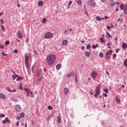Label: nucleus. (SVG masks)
<instances>
[{
  "mask_svg": "<svg viewBox=\"0 0 127 127\" xmlns=\"http://www.w3.org/2000/svg\"><path fill=\"white\" fill-rule=\"evenodd\" d=\"M7 90L8 92H10V93H11V90H10V88H7Z\"/></svg>",
  "mask_w": 127,
  "mask_h": 127,
  "instance_id": "603ef678",
  "label": "nucleus"
},
{
  "mask_svg": "<svg viewBox=\"0 0 127 127\" xmlns=\"http://www.w3.org/2000/svg\"><path fill=\"white\" fill-rule=\"evenodd\" d=\"M6 123L10 124V121H9L7 118H5V120L2 121V124H6Z\"/></svg>",
  "mask_w": 127,
  "mask_h": 127,
  "instance_id": "1a4fd4ad",
  "label": "nucleus"
},
{
  "mask_svg": "<svg viewBox=\"0 0 127 127\" xmlns=\"http://www.w3.org/2000/svg\"><path fill=\"white\" fill-rule=\"evenodd\" d=\"M8 44H9V41H6L5 42V45H8Z\"/></svg>",
  "mask_w": 127,
  "mask_h": 127,
  "instance_id": "58836bf2",
  "label": "nucleus"
},
{
  "mask_svg": "<svg viewBox=\"0 0 127 127\" xmlns=\"http://www.w3.org/2000/svg\"><path fill=\"white\" fill-rule=\"evenodd\" d=\"M121 10H124V13L127 14V5L125 4L124 3H122L121 4L119 5Z\"/></svg>",
  "mask_w": 127,
  "mask_h": 127,
  "instance_id": "f03ea898",
  "label": "nucleus"
},
{
  "mask_svg": "<svg viewBox=\"0 0 127 127\" xmlns=\"http://www.w3.org/2000/svg\"><path fill=\"white\" fill-rule=\"evenodd\" d=\"M38 4L39 6H42V5H43V1H42V0H39L38 2Z\"/></svg>",
  "mask_w": 127,
  "mask_h": 127,
  "instance_id": "4468645a",
  "label": "nucleus"
},
{
  "mask_svg": "<svg viewBox=\"0 0 127 127\" xmlns=\"http://www.w3.org/2000/svg\"><path fill=\"white\" fill-rule=\"evenodd\" d=\"M106 74H107L108 75V76L110 75V73L107 70L106 71Z\"/></svg>",
  "mask_w": 127,
  "mask_h": 127,
  "instance_id": "338daca9",
  "label": "nucleus"
},
{
  "mask_svg": "<svg viewBox=\"0 0 127 127\" xmlns=\"http://www.w3.org/2000/svg\"><path fill=\"white\" fill-rule=\"evenodd\" d=\"M107 35H108V36H109L110 37V38H112V35H111L109 32H107Z\"/></svg>",
  "mask_w": 127,
  "mask_h": 127,
  "instance_id": "de8ad7c7",
  "label": "nucleus"
},
{
  "mask_svg": "<svg viewBox=\"0 0 127 127\" xmlns=\"http://www.w3.org/2000/svg\"><path fill=\"white\" fill-rule=\"evenodd\" d=\"M24 116H25L24 113H21V114H20V117L21 118H24Z\"/></svg>",
  "mask_w": 127,
  "mask_h": 127,
  "instance_id": "7c9ffc66",
  "label": "nucleus"
},
{
  "mask_svg": "<svg viewBox=\"0 0 127 127\" xmlns=\"http://www.w3.org/2000/svg\"><path fill=\"white\" fill-rule=\"evenodd\" d=\"M107 29H108L109 30H110V29H111V27L109 26H107Z\"/></svg>",
  "mask_w": 127,
  "mask_h": 127,
  "instance_id": "5fc2aeb1",
  "label": "nucleus"
},
{
  "mask_svg": "<svg viewBox=\"0 0 127 127\" xmlns=\"http://www.w3.org/2000/svg\"><path fill=\"white\" fill-rule=\"evenodd\" d=\"M89 92L92 96L94 95V93L92 92V91L90 90Z\"/></svg>",
  "mask_w": 127,
  "mask_h": 127,
  "instance_id": "680f3d73",
  "label": "nucleus"
},
{
  "mask_svg": "<svg viewBox=\"0 0 127 127\" xmlns=\"http://www.w3.org/2000/svg\"><path fill=\"white\" fill-rule=\"evenodd\" d=\"M14 53H17V49H15L14 50Z\"/></svg>",
  "mask_w": 127,
  "mask_h": 127,
  "instance_id": "052dcab7",
  "label": "nucleus"
},
{
  "mask_svg": "<svg viewBox=\"0 0 127 127\" xmlns=\"http://www.w3.org/2000/svg\"><path fill=\"white\" fill-rule=\"evenodd\" d=\"M25 91H26V92H27V97H29V94H30L31 92L30 90L27 89V88H25Z\"/></svg>",
  "mask_w": 127,
  "mask_h": 127,
  "instance_id": "f8f14e48",
  "label": "nucleus"
},
{
  "mask_svg": "<svg viewBox=\"0 0 127 127\" xmlns=\"http://www.w3.org/2000/svg\"><path fill=\"white\" fill-rule=\"evenodd\" d=\"M25 127H27V123L25 124Z\"/></svg>",
  "mask_w": 127,
  "mask_h": 127,
  "instance_id": "774afa93",
  "label": "nucleus"
},
{
  "mask_svg": "<svg viewBox=\"0 0 127 127\" xmlns=\"http://www.w3.org/2000/svg\"><path fill=\"white\" fill-rule=\"evenodd\" d=\"M87 3L88 4H89V5L93 6V7H94V6H96V2H95L94 1L89 0L87 2Z\"/></svg>",
  "mask_w": 127,
  "mask_h": 127,
  "instance_id": "0eeeda50",
  "label": "nucleus"
},
{
  "mask_svg": "<svg viewBox=\"0 0 127 127\" xmlns=\"http://www.w3.org/2000/svg\"><path fill=\"white\" fill-rule=\"evenodd\" d=\"M76 3L79 4V5H82V0H76Z\"/></svg>",
  "mask_w": 127,
  "mask_h": 127,
  "instance_id": "aec40b11",
  "label": "nucleus"
},
{
  "mask_svg": "<svg viewBox=\"0 0 127 127\" xmlns=\"http://www.w3.org/2000/svg\"><path fill=\"white\" fill-rule=\"evenodd\" d=\"M104 91L105 93H109V90L108 89H105Z\"/></svg>",
  "mask_w": 127,
  "mask_h": 127,
  "instance_id": "37998d69",
  "label": "nucleus"
},
{
  "mask_svg": "<svg viewBox=\"0 0 127 127\" xmlns=\"http://www.w3.org/2000/svg\"><path fill=\"white\" fill-rule=\"evenodd\" d=\"M116 57H117V54H114L113 55V58H116Z\"/></svg>",
  "mask_w": 127,
  "mask_h": 127,
  "instance_id": "49530a36",
  "label": "nucleus"
},
{
  "mask_svg": "<svg viewBox=\"0 0 127 127\" xmlns=\"http://www.w3.org/2000/svg\"><path fill=\"white\" fill-rule=\"evenodd\" d=\"M0 98H1V99H4V100H5L6 99L5 96L2 93L0 94Z\"/></svg>",
  "mask_w": 127,
  "mask_h": 127,
  "instance_id": "412c9836",
  "label": "nucleus"
},
{
  "mask_svg": "<svg viewBox=\"0 0 127 127\" xmlns=\"http://www.w3.org/2000/svg\"><path fill=\"white\" fill-rule=\"evenodd\" d=\"M68 93H69V89L67 88H65L64 89V94L65 96H67V95H68Z\"/></svg>",
  "mask_w": 127,
  "mask_h": 127,
  "instance_id": "9d476101",
  "label": "nucleus"
},
{
  "mask_svg": "<svg viewBox=\"0 0 127 127\" xmlns=\"http://www.w3.org/2000/svg\"><path fill=\"white\" fill-rule=\"evenodd\" d=\"M73 75H74V72L72 71L70 72L68 75H67L66 77H67V78H70V77H71V76H73Z\"/></svg>",
  "mask_w": 127,
  "mask_h": 127,
  "instance_id": "f3484780",
  "label": "nucleus"
},
{
  "mask_svg": "<svg viewBox=\"0 0 127 127\" xmlns=\"http://www.w3.org/2000/svg\"><path fill=\"white\" fill-rule=\"evenodd\" d=\"M17 36L19 38V39H22V38H23V36L22 35V33H21L19 31H18L17 33Z\"/></svg>",
  "mask_w": 127,
  "mask_h": 127,
  "instance_id": "6e6552de",
  "label": "nucleus"
},
{
  "mask_svg": "<svg viewBox=\"0 0 127 127\" xmlns=\"http://www.w3.org/2000/svg\"><path fill=\"white\" fill-rule=\"evenodd\" d=\"M43 80V78H40L39 79V82H42V80Z\"/></svg>",
  "mask_w": 127,
  "mask_h": 127,
  "instance_id": "3c124183",
  "label": "nucleus"
},
{
  "mask_svg": "<svg viewBox=\"0 0 127 127\" xmlns=\"http://www.w3.org/2000/svg\"><path fill=\"white\" fill-rule=\"evenodd\" d=\"M58 124H61V118L60 117H58Z\"/></svg>",
  "mask_w": 127,
  "mask_h": 127,
  "instance_id": "cd10ccee",
  "label": "nucleus"
},
{
  "mask_svg": "<svg viewBox=\"0 0 127 127\" xmlns=\"http://www.w3.org/2000/svg\"><path fill=\"white\" fill-rule=\"evenodd\" d=\"M40 74H41V70H40L39 71H38L36 73V76L37 77H39V76H40Z\"/></svg>",
  "mask_w": 127,
  "mask_h": 127,
  "instance_id": "a878e982",
  "label": "nucleus"
},
{
  "mask_svg": "<svg viewBox=\"0 0 127 127\" xmlns=\"http://www.w3.org/2000/svg\"><path fill=\"white\" fill-rule=\"evenodd\" d=\"M115 4H116V3H111L110 5H111V6H114V5H115Z\"/></svg>",
  "mask_w": 127,
  "mask_h": 127,
  "instance_id": "a18cd8bd",
  "label": "nucleus"
},
{
  "mask_svg": "<svg viewBox=\"0 0 127 127\" xmlns=\"http://www.w3.org/2000/svg\"><path fill=\"white\" fill-rule=\"evenodd\" d=\"M124 65L127 68V59L124 61Z\"/></svg>",
  "mask_w": 127,
  "mask_h": 127,
  "instance_id": "393cba45",
  "label": "nucleus"
},
{
  "mask_svg": "<svg viewBox=\"0 0 127 127\" xmlns=\"http://www.w3.org/2000/svg\"><path fill=\"white\" fill-rule=\"evenodd\" d=\"M16 120H20V117L19 116L17 117Z\"/></svg>",
  "mask_w": 127,
  "mask_h": 127,
  "instance_id": "6e6d98bb",
  "label": "nucleus"
},
{
  "mask_svg": "<svg viewBox=\"0 0 127 127\" xmlns=\"http://www.w3.org/2000/svg\"><path fill=\"white\" fill-rule=\"evenodd\" d=\"M51 115H49L48 116V117L47 118V121H49L51 119Z\"/></svg>",
  "mask_w": 127,
  "mask_h": 127,
  "instance_id": "f704fd0d",
  "label": "nucleus"
},
{
  "mask_svg": "<svg viewBox=\"0 0 127 127\" xmlns=\"http://www.w3.org/2000/svg\"><path fill=\"white\" fill-rule=\"evenodd\" d=\"M21 80H23V77H21L20 76L17 75L16 81H21Z\"/></svg>",
  "mask_w": 127,
  "mask_h": 127,
  "instance_id": "dca6fc26",
  "label": "nucleus"
},
{
  "mask_svg": "<svg viewBox=\"0 0 127 127\" xmlns=\"http://www.w3.org/2000/svg\"><path fill=\"white\" fill-rule=\"evenodd\" d=\"M30 95L32 98H33V97H34V94H33V92H32V91H31Z\"/></svg>",
  "mask_w": 127,
  "mask_h": 127,
  "instance_id": "79ce46f5",
  "label": "nucleus"
},
{
  "mask_svg": "<svg viewBox=\"0 0 127 127\" xmlns=\"http://www.w3.org/2000/svg\"><path fill=\"white\" fill-rule=\"evenodd\" d=\"M61 68V64H59L56 66V69H57V70H59V69H60Z\"/></svg>",
  "mask_w": 127,
  "mask_h": 127,
  "instance_id": "4be33fe9",
  "label": "nucleus"
},
{
  "mask_svg": "<svg viewBox=\"0 0 127 127\" xmlns=\"http://www.w3.org/2000/svg\"><path fill=\"white\" fill-rule=\"evenodd\" d=\"M90 47H91V46H90V45H88L87 46V49H88L89 48H90Z\"/></svg>",
  "mask_w": 127,
  "mask_h": 127,
  "instance_id": "bf43d9fd",
  "label": "nucleus"
},
{
  "mask_svg": "<svg viewBox=\"0 0 127 127\" xmlns=\"http://www.w3.org/2000/svg\"><path fill=\"white\" fill-rule=\"evenodd\" d=\"M75 81L76 83L78 82V76L77 75L75 76Z\"/></svg>",
  "mask_w": 127,
  "mask_h": 127,
  "instance_id": "c9c22d12",
  "label": "nucleus"
},
{
  "mask_svg": "<svg viewBox=\"0 0 127 127\" xmlns=\"http://www.w3.org/2000/svg\"><path fill=\"white\" fill-rule=\"evenodd\" d=\"M1 54L2 56H6V54H4V51H3Z\"/></svg>",
  "mask_w": 127,
  "mask_h": 127,
  "instance_id": "4c0bfd02",
  "label": "nucleus"
},
{
  "mask_svg": "<svg viewBox=\"0 0 127 127\" xmlns=\"http://www.w3.org/2000/svg\"><path fill=\"white\" fill-rule=\"evenodd\" d=\"M0 21H1V24H3V20L2 19H1Z\"/></svg>",
  "mask_w": 127,
  "mask_h": 127,
  "instance_id": "4d7b16f0",
  "label": "nucleus"
},
{
  "mask_svg": "<svg viewBox=\"0 0 127 127\" xmlns=\"http://www.w3.org/2000/svg\"><path fill=\"white\" fill-rule=\"evenodd\" d=\"M122 48L123 49H127V45L126 43H123L122 44Z\"/></svg>",
  "mask_w": 127,
  "mask_h": 127,
  "instance_id": "ddd939ff",
  "label": "nucleus"
},
{
  "mask_svg": "<svg viewBox=\"0 0 127 127\" xmlns=\"http://www.w3.org/2000/svg\"><path fill=\"white\" fill-rule=\"evenodd\" d=\"M16 112H19L21 110V107L19 105H16L15 107Z\"/></svg>",
  "mask_w": 127,
  "mask_h": 127,
  "instance_id": "9b49d317",
  "label": "nucleus"
},
{
  "mask_svg": "<svg viewBox=\"0 0 127 127\" xmlns=\"http://www.w3.org/2000/svg\"><path fill=\"white\" fill-rule=\"evenodd\" d=\"M1 29H2V31L3 32H5V30H4V27H3V26H2V25H1Z\"/></svg>",
  "mask_w": 127,
  "mask_h": 127,
  "instance_id": "473e14b6",
  "label": "nucleus"
},
{
  "mask_svg": "<svg viewBox=\"0 0 127 127\" xmlns=\"http://www.w3.org/2000/svg\"><path fill=\"white\" fill-rule=\"evenodd\" d=\"M0 48H1V49H3V48H4V46L0 44Z\"/></svg>",
  "mask_w": 127,
  "mask_h": 127,
  "instance_id": "a19ab883",
  "label": "nucleus"
},
{
  "mask_svg": "<svg viewBox=\"0 0 127 127\" xmlns=\"http://www.w3.org/2000/svg\"><path fill=\"white\" fill-rule=\"evenodd\" d=\"M101 85H98L96 88H95V91H96V94H94V97H98L100 94H101Z\"/></svg>",
  "mask_w": 127,
  "mask_h": 127,
  "instance_id": "7ed1b4c3",
  "label": "nucleus"
},
{
  "mask_svg": "<svg viewBox=\"0 0 127 127\" xmlns=\"http://www.w3.org/2000/svg\"><path fill=\"white\" fill-rule=\"evenodd\" d=\"M99 56L101 57V58H103V57H104V53H103V52H101L99 54Z\"/></svg>",
  "mask_w": 127,
  "mask_h": 127,
  "instance_id": "c756f323",
  "label": "nucleus"
},
{
  "mask_svg": "<svg viewBox=\"0 0 127 127\" xmlns=\"http://www.w3.org/2000/svg\"><path fill=\"white\" fill-rule=\"evenodd\" d=\"M17 77V74H13L12 75V80H15V79H16Z\"/></svg>",
  "mask_w": 127,
  "mask_h": 127,
  "instance_id": "5701e85b",
  "label": "nucleus"
},
{
  "mask_svg": "<svg viewBox=\"0 0 127 127\" xmlns=\"http://www.w3.org/2000/svg\"><path fill=\"white\" fill-rule=\"evenodd\" d=\"M99 39H100V41H101V43H104V38L101 37V38H100Z\"/></svg>",
  "mask_w": 127,
  "mask_h": 127,
  "instance_id": "2f4dec72",
  "label": "nucleus"
},
{
  "mask_svg": "<svg viewBox=\"0 0 127 127\" xmlns=\"http://www.w3.org/2000/svg\"><path fill=\"white\" fill-rule=\"evenodd\" d=\"M119 51H120V50L119 49H117L116 50V53H119Z\"/></svg>",
  "mask_w": 127,
  "mask_h": 127,
  "instance_id": "e2e57ef3",
  "label": "nucleus"
},
{
  "mask_svg": "<svg viewBox=\"0 0 127 127\" xmlns=\"http://www.w3.org/2000/svg\"><path fill=\"white\" fill-rule=\"evenodd\" d=\"M15 92H16V90H15V89H13V90H11V93Z\"/></svg>",
  "mask_w": 127,
  "mask_h": 127,
  "instance_id": "8fccbe9b",
  "label": "nucleus"
},
{
  "mask_svg": "<svg viewBox=\"0 0 127 127\" xmlns=\"http://www.w3.org/2000/svg\"><path fill=\"white\" fill-rule=\"evenodd\" d=\"M90 53L88 52H86L84 53V55H85V57H87V58L90 57Z\"/></svg>",
  "mask_w": 127,
  "mask_h": 127,
  "instance_id": "a211bd4d",
  "label": "nucleus"
},
{
  "mask_svg": "<svg viewBox=\"0 0 127 127\" xmlns=\"http://www.w3.org/2000/svg\"><path fill=\"white\" fill-rule=\"evenodd\" d=\"M48 109L50 110H53V107H52V106H49L48 107Z\"/></svg>",
  "mask_w": 127,
  "mask_h": 127,
  "instance_id": "72a5a7b5",
  "label": "nucleus"
},
{
  "mask_svg": "<svg viewBox=\"0 0 127 127\" xmlns=\"http://www.w3.org/2000/svg\"><path fill=\"white\" fill-rule=\"evenodd\" d=\"M30 59V56H27L26 54H25V61L26 63V65L27 66V68H28V66H29V60Z\"/></svg>",
  "mask_w": 127,
  "mask_h": 127,
  "instance_id": "20e7f679",
  "label": "nucleus"
},
{
  "mask_svg": "<svg viewBox=\"0 0 127 127\" xmlns=\"http://www.w3.org/2000/svg\"><path fill=\"white\" fill-rule=\"evenodd\" d=\"M96 19L97 21H101V17L100 16H97Z\"/></svg>",
  "mask_w": 127,
  "mask_h": 127,
  "instance_id": "b1692460",
  "label": "nucleus"
},
{
  "mask_svg": "<svg viewBox=\"0 0 127 127\" xmlns=\"http://www.w3.org/2000/svg\"><path fill=\"white\" fill-rule=\"evenodd\" d=\"M72 2H73L71 0L69 1V3H68V6H70V5H71V4H72Z\"/></svg>",
  "mask_w": 127,
  "mask_h": 127,
  "instance_id": "c03bdc74",
  "label": "nucleus"
},
{
  "mask_svg": "<svg viewBox=\"0 0 127 127\" xmlns=\"http://www.w3.org/2000/svg\"><path fill=\"white\" fill-rule=\"evenodd\" d=\"M110 18V17H108L107 16H105L104 19H109Z\"/></svg>",
  "mask_w": 127,
  "mask_h": 127,
  "instance_id": "09e8293b",
  "label": "nucleus"
},
{
  "mask_svg": "<svg viewBox=\"0 0 127 127\" xmlns=\"http://www.w3.org/2000/svg\"><path fill=\"white\" fill-rule=\"evenodd\" d=\"M91 77L94 79V80H96L97 77H98V73L95 71H93L91 73Z\"/></svg>",
  "mask_w": 127,
  "mask_h": 127,
  "instance_id": "423d86ee",
  "label": "nucleus"
},
{
  "mask_svg": "<svg viewBox=\"0 0 127 127\" xmlns=\"http://www.w3.org/2000/svg\"><path fill=\"white\" fill-rule=\"evenodd\" d=\"M17 7H20V5L19 4V3H18V2H17Z\"/></svg>",
  "mask_w": 127,
  "mask_h": 127,
  "instance_id": "13d9d810",
  "label": "nucleus"
},
{
  "mask_svg": "<svg viewBox=\"0 0 127 127\" xmlns=\"http://www.w3.org/2000/svg\"><path fill=\"white\" fill-rule=\"evenodd\" d=\"M98 46H99V45H98V44H96L95 45H92V48L93 49H96V48H97V47H98Z\"/></svg>",
  "mask_w": 127,
  "mask_h": 127,
  "instance_id": "c85d7f7f",
  "label": "nucleus"
},
{
  "mask_svg": "<svg viewBox=\"0 0 127 127\" xmlns=\"http://www.w3.org/2000/svg\"><path fill=\"white\" fill-rule=\"evenodd\" d=\"M16 125H17V127H18V126L19 125V122H17L16 123Z\"/></svg>",
  "mask_w": 127,
  "mask_h": 127,
  "instance_id": "0e129e2a",
  "label": "nucleus"
},
{
  "mask_svg": "<svg viewBox=\"0 0 127 127\" xmlns=\"http://www.w3.org/2000/svg\"><path fill=\"white\" fill-rule=\"evenodd\" d=\"M68 42V41L67 40H64V41H63L62 42V44L63 45H66V44H67V43Z\"/></svg>",
  "mask_w": 127,
  "mask_h": 127,
  "instance_id": "6ab92c4d",
  "label": "nucleus"
},
{
  "mask_svg": "<svg viewBox=\"0 0 127 127\" xmlns=\"http://www.w3.org/2000/svg\"><path fill=\"white\" fill-rule=\"evenodd\" d=\"M106 45H108L109 46H110V45H111V43H107L106 44Z\"/></svg>",
  "mask_w": 127,
  "mask_h": 127,
  "instance_id": "69168bd1",
  "label": "nucleus"
},
{
  "mask_svg": "<svg viewBox=\"0 0 127 127\" xmlns=\"http://www.w3.org/2000/svg\"><path fill=\"white\" fill-rule=\"evenodd\" d=\"M5 115L4 114H0V118H5Z\"/></svg>",
  "mask_w": 127,
  "mask_h": 127,
  "instance_id": "e433bc0d",
  "label": "nucleus"
},
{
  "mask_svg": "<svg viewBox=\"0 0 127 127\" xmlns=\"http://www.w3.org/2000/svg\"><path fill=\"white\" fill-rule=\"evenodd\" d=\"M113 53V51L112 50H109L108 52L106 53V56H109V55H111Z\"/></svg>",
  "mask_w": 127,
  "mask_h": 127,
  "instance_id": "2eb2a0df",
  "label": "nucleus"
},
{
  "mask_svg": "<svg viewBox=\"0 0 127 127\" xmlns=\"http://www.w3.org/2000/svg\"><path fill=\"white\" fill-rule=\"evenodd\" d=\"M115 99H116V101L117 102V103H119V104H120V103H121V100H120V99H119V98H118V97H116L115 98Z\"/></svg>",
  "mask_w": 127,
  "mask_h": 127,
  "instance_id": "bb28decb",
  "label": "nucleus"
},
{
  "mask_svg": "<svg viewBox=\"0 0 127 127\" xmlns=\"http://www.w3.org/2000/svg\"><path fill=\"white\" fill-rule=\"evenodd\" d=\"M47 20H46V18H44L43 19V23H45V22H46Z\"/></svg>",
  "mask_w": 127,
  "mask_h": 127,
  "instance_id": "ea45409f",
  "label": "nucleus"
},
{
  "mask_svg": "<svg viewBox=\"0 0 127 127\" xmlns=\"http://www.w3.org/2000/svg\"><path fill=\"white\" fill-rule=\"evenodd\" d=\"M103 96H104V97H108V95L106 93H103Z\"/></svg>",
  "mask_w": 127,
  "mask_h": 127,
  "instance_id": "864d4df0",
  "label": "nucleus"
},
{
  "mask_svg": "<svg viewBox=\"0 0 127 127\" xmlns=\"http://www.w3.org/2000/svg\"><path fill=\"white\" fill-rule=\"evenodd\" d=\"M53 37V34L51 32H48L45 34V38L46 39H50Z\"/></svg>",
  "mask_w": 127,
  "mask_h": 127,
  "instance_id": "39448f33",
  "label": "nucleus"
},
{
  "mask_svg": "<svg viewBox=\"0 0 127 127\" xmlns=\"http://www.w3.org/2000/svg\"><path fill=\"white\" fill-rule=\"evenodd\" d=\"M55 61H56V56L55 55H50L47 56V62L50 66L53 65L55 63Z\"/></svg>",
  "mask_w": 127,
  "mask_h": 127,
  "instance_id": "f257e3e1",
  "label": "nucleus"
}]
</instances>
